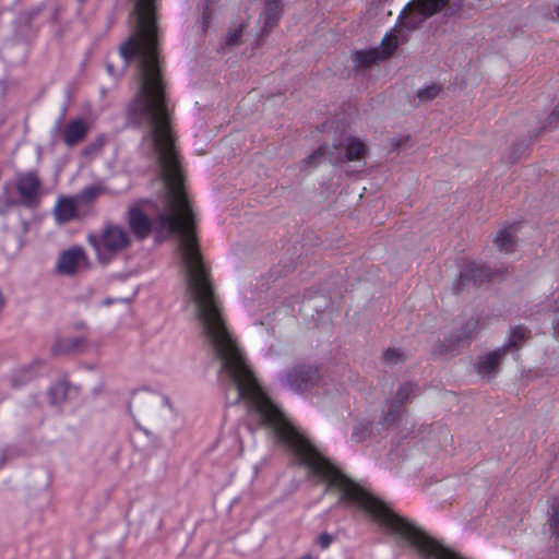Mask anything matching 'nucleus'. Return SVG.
<instances>
[{
	"mask_svg": "<svg viewBox=\"0 0 559 559\" xmlns=\"http://www.w3.org/2000/svg\"><path fill=\"white\" fill-rule=\"evenodd\" d=\"M242 35V25H238L228 31L225 44L226 46H236L239 44L240 37Z\"/></svg>",
	"mask_w": 559,
	"mask_h": 559,
	"instance_id": "bb28decb",
	"label": "nucleus"
},
{
	"mask_svg": "<svg viewBox=\"0 0 559 559\" xmlns=\"http://www.w3.org/2000/svg\"><path fill=\"white\" fill-rule=\"evenodd\" d=\"M41 12V8L40 7H37V8H34V9H31L26 12H24L21 16H20V21L22 22H25V23H29L32 20H34L35 17H37Z\"/></svg>",
	"mask_w": 559,
	"mask_h": 559,
	"instance_id": "c756f323",
	"label": "nucleus"
},
{
	"mask_svg": "<svg viewBox=\"0 0 559 559\" xmlns=\"http://www.w3.org/2000/svg\"><path fill=\"white\" fill-rule=\"evenodd\" d=\"M21 205L20 199L13 200V199H3L0 200V215H7L13 207Z\"/></svg>",
	"mask_w": 559,
	"mask_h": 559,
	"instance_id": "c85d7f7f",
	"label": "nucleus"
},
{
	"mask_svg": "<svg viewBox=\"0 0 559 559\" xmlns=\"http://www.w3.org/2000/svg\"><path fill=\"white\" fill-rule=\"evenodd\" d=\"M90 131V123L83 119L70 120L63 129V142L72 147L84 141Z\"/></svg>",
	"mask_w": 559,
	"mask_h": 559,
	"instance_id": "ddd939ff",
	"label": "nucleus"
},
{
	"mask_svg": "<svg viewBox=\"0 0 559 559\" xmlns=\"http://www.w3.org/2000/svg\"><path fill=\"white\" fill-rule=\"evenodd\" d=\"M104 304H105V305H110V304H111V300H110V299H106V300L104 301Z\"/></svg>",
	"mask_w": 559,
	"mask_h": 559,
	"instance_id": "f704fd0d",
	"label": "nucleus"
},
{
	"mask_svg": "<svg viewBox=\"0 0 559 559\" xmlns=\"http://www.w3.org/2000/svg\"><path fill=\"white\" fill-rule=\"evenodd\" d=\"M104 192V189L100 186H88L85 187L78 195L76 200L88 203L93 200H95L97 197H99Z\"/></svg>",
	"mask_w": 559,
	"mask_h": 559,
	"instance_id": "a878e982",
	"label": "nucleus"
},
{
	"mask_svg": "<svg viewBox=\"0 0 559 559\" xmlns=\"http://www.w3.org/2000/svg\"><path fill=\"white\" fill-rule=\"evenodd\" d=\"M88 265V258L84 249L80 246H73L62 251L56 263L57 273L66 276H72Z\"/></svg>",
	"mask_w": 559,
	"mask_h": 559,
	"instance_id": "9d476101",
	"label": "nucleus"
},
{
	"mask_svg": "<svg viewBox=\"0 0 559 559\" xmlns=\"http://www.w3.org/2000/svg\"><path fill=\"white\" fill-rule=\"evenodd\" d=\"M401 414H402V409H400L392 403L388 402L386 411L383 412V415L380 417L378 424L383 429H386V428L391 427L400 418Z\"/></svg>",
	"mask_w": 559,
	"mask_h": 559,
	"instance_id": "412c9836",
	"label": "nucleus"
},
{
	"mask_svg": "<svg viewBox=\"0 0 559 559\" xmlns=\"http://www.w3.org/2000/svg\"><path fill=\"white\" fill-rule=\"evenodd\" d=\"M14 185L22 206L27 209L39 206L43 195V182L36 170L17 173Z\"/></svg>",
	"mask_w": 559,
	"mask_h": 559,
	"instance_id": "0eeeda50",
	"label": "nucleus"
},
{
	"mask_svg": "<svg viewBox=\"0 0 559 559\" xmlns=\"http://www.w3.org/2000/svg\"><path fill=\"white\" fill-rule=\"evenodd\" d=\"M397 48V38L395 35L386 34L380 45L368 50H358L353 57V62L357 69H369L379 61L390 58Z\"/></svg>",
	"mask_w": 559,
	"mask_h": 559,
	"instance_id": "6e6552de",
	"label": "nucleus"
},
{
	"mask_svg": "<svg viewBox=\"0 0 559 559\" xmlns=\"http://www.w3.org/2000/svg\"><path fill=\"white\" fill-rule=\"evenodd\" d=\"M531 331L524 325H516L511 329L510 335L503 346L500 348H506V354L508 352L518 350L525 341L530 337Z\"/></svg>",
	"mask_w": 559,
	"mask_h": 559,
	"instance_id": "f3484780",
	"label": "nucleus"
},
{
	"mask_svg": "<svg viewBox=\"0 0 559 559\" xmlns=\"http://www.w3.org/2000/svg\"><path fill=\"white\" fill-rule=\"evenodd\" d=\"M318 379V369L312 366L298 365L287 370L281 381L284 386L301 393L313 388Z\"/></svg>",
	"mask_w": 559,
	"mask_h": 559,
	"instance_id": "1a4fd4ad",
	"label": "nucleus"
},
{
	"mask_svg": "<svg viewBox=\"0 0 559 559\" xmlns=\"http://www.w3.org/2000/svg\"><path fill=\"white\" fill-rule=\"evenodd\" d=\"M506 356V348H496L485 355L477 358L475 364V370L481 378L488 380L495 378L499 370L500 364Z\"/></svg>",
	"mask_w": 559,
	"mask_h": 559,
	"instance_id": "f8f14e48",
	"label": "nucleus"
},
{
	"mask_svg": "<svg viewBox=\"0 0 559 559\" xmlns=\"http://www.w3.org/2000/svg\"><path fill=\"white\" fill-rule=\"evenodd\" d=\"M449 0H413L400 14L401 25L417 28L428 17L447 7Z\"/></svg>",
	"mask_w": 559,
	"mask_h": 559,
	"instance_id": "423d86ee",
	"label": "nucleus"
},
{
	"mask_svg": "<svg viewBox=\"0 0 559 559\" xmlns=\"http://www.w3.org/2000/svg\"><path fill=\"white\" fill-rule=\"evenodd\" d=\"M478 321L475 318L467 319L456 334V341L462 342L469 338L477 330Z\"/></svg>",
	"mask_w": 559,
	"mask_h": 559,
	"instance_id": "393cba45",
	"label": "nucleus"
},
{
	"mask_svg": "<svg viewBox=\"0 0 559 559\" xmlns=\"http://www.w3.org/2000/svg\"><path fill=\"white\" fill-rule=\"evenodd\" d=\"M368 153V146L358 138L347 136L338 144L332 146H320L311 155L304 159L306 166H317L323 157L331 164H343L346 162H361Z\"/></svg>",
	"mask_w": 559,
	"mask_h": 559,
	"instance_id": "39448f33",
	"label": "nucleus"
},
{
	"mask_svg": "<svg viewBox=\"0 0 559 559\" xmlns=\"http://www.w3.org/2000/svg\"><path fill=\"white\" fill-rule=\"evenodd\" d=\"M24 450L19 444H5L0 448V467L5 463L24 455Z\"/></svg>",
	"mask_w": 559,
	"mask_h": 559,
	"instance_id": "4be33fe9",
	"label": "nucleus"
},
{
	"mask_svg": "<svg viewBox=\"0 0 559 559\" xmlns=\"http://www.w3.org/2000/svg\"><path fill=\"white\" fill-rule=\"evenodd\" d=\"M152 27H153V52H154V64L150 67L151 71H147V78H144L142 73V69L140 67V58L138 56H132L129 61L120 56L123 60V66L120 71H116L114 64L111 62L106 63L107 72L115 76L119 75L132 61H136V75L139 81V87L136 94L132 102L129 105L128 118L131 124L143 129V142L145 143V136L148 133V127L145 124L135 123L131 117V109L134 103L142 96L141 98L145 100L148 105L150 111L155 110V107H158V110H163L167 120V132L169 136H175L171 128V111L168 106V100L165 93V83L163 81L162 75V59L158 52V38H157V26L155 22V17H152ZM119 55H121L119 52Z\"/></svg>",
	"mask_w": 559,
	"mask_h": 559,
	"instance_id": "f03ea898",
	"label": "nucleus"
},
{
	"mask_svg": "<svg viewBox=\"0 0 559 559\" xmlns=\"http://www.w3.org/2000/svg\"><path fill=\"white\" fill-rule=\"evenodd\" d=\"M441 92V86L438 84H431L417 91V98L419 103H427L435 99Z\"/></svg>",
	"mask_w": 559,
	"mask_h": 559,
	"instance_id": "b1692460",
	"label": "nucleus"
},
{
	"mask_svg": "<svg viewBox=\"0 0 559 559\" xmlns=\"http://www.w3.org/2000/svg\"><path fill=\"white\" fill-rule=\"evenodd\" d=\"M86 1L78 0L80 7ZM155 0H134V7L130 13L133 32L120 45V53L127 62L132 56L140 58L144 76L147 75V71H151L152 63L154 64L152 17H155Z\"/></svg>",
	"mask_w": 559,
	"mask_h": 559,
	"instance_id": "7ed1b4c3",
	"label": "nucleus"
},
{
	"mask_svg": "<svg viewBox=\"0 0 559 559\" xmlns=\"http://www.w3.org/2000/svg\"><path fill=\"white\" fill-rule=\"evenodd\" d=\"M418 391L419 388L416 383L403 382L399 385L395 394L389 402L402 409L403 404L407 402L411 396L416 395Z\"/></svg>",
	"mask_w": 559,
	"mask_h": 559,
	"instance_id": "aec40b11",
	"label": "nucleus"
},
{
	"mask_svg": "<svg viewBox=\"0 0 559 559\" xmlns=\"http://www.w3.org/2000/svg\"><path fill=\"white\" fill-rule=\"evenodd\" d=\"M283 14V7L281 0H264V9L260 15L263 22L262 33L266 34L274 28Z\"/></svg>",
	"mask_w": 559,
	"mask_h": 559,
	"instance_id": "4468645a",
	"label": "nucleus"
},
{
	"mask_svg": "<svg viewBox=\"0 0 559 559\" xmlns=\"http://www.w3.org/2000/svg\"><path fill=\"white\" fill-rule=\"evenodd\" d=\"M559 119V106H557L548 116V123L551 124Z\"/></svg>",
	"mask_w": 559,
	"mask_h": 559,
	"instance_id": "2f4dec72",
	"label": "nucleus"
},
{
	"mask_svg": "<svg viewBox=\"0 0 559 559\" xmlns=\"http://www.w3.org/2000/svg\"><path fill=\"white\" fill-rule=\"evenodd\" d=\"M554 335L555 337H557L559 340V319L557 320V322L555 323V326H554Z\"/></svg>",
	"mask_w": 559,
	"mask_h": 559,
	"instance_id": "473e14b6",
	"label": "nucleus"
},
{
	"mask_svg": "<svg viewBox=\"0 0 559 559\" xmlns=\"http://www.w3.org/2000/svg\"><path fill=\"white\" fill-rule=\"evenodd\" d=\"M491 272L477 262L466 263L460 272L459 278L453 284V293L459 294L465 287H476L490 281Z\"/></svg>",
	"mask_w": 559,
	"mask_h": 559,
	"instance_id": "9b49d317",
	"label": "nucleus"
},
{
	"mask_svg": "<svg viewBox=\"0 0 559 559\" xmlns=\"http://www.w3.org/2000/svg\"><path fill=\"white\" fill-rule=\"evenodd\" d=\"M61 121H62V117H60V118L58 119V121H57V127H60Z\"/></svg>",
	"mask_w": 559,
	"mask_h": 559,
	"instance_id": "72a5a7b5",
	"label": "nucleus"
},
{
	"mask_svg": "<svg viewBox=\"0 0 559 559\" xmlns=\"http://www.w3.org/2000/svg\"><path fill=\"white\" fill-rule=\"evenodd\" d=\"M516 243L515 227L509 226L500 229L495 238V245L499 251L510 253L514 251Z\"/></svg>",
	"mask_w": 559,
	"mask_h": 559,
	"instance_id": "a211bd4d",
	"label": "nucleus"
},
{
	"mask_svg": "<svg viewBox=\"0 0 559 559\" xmlns=\"http://www.w3.org/2000/svg\"><path fill=\"white\" fill-rule=\"evenodd\" d=\"M41 366V361L35 359L27 365L17 368L12 376L14 386H22L36 378Z\"/></svg>",
	"mask_w": 559,
	"mask_h": 559,
	"instance_id": "2eb2a0df",
	"label": "nucleus"
},
{
	"mask_svg": "<svg viewBox=\"0 0 559 559\" xmlns=\"http://www.w3.org/2000/svg\"><path fill=\"white\" fill-rule=\"evenodd\" d=\"M87 242L100 264H108L131 246L129 233L121 226L106 224L99 234H88Z\"/></svg>",
	"mask_w": 559,
	"mask_h": 559,
	"instance_id": "20e7f679",
	"label": "nucleus"
},
{
	"mask_svg": "<svg viewBox=\"0 0 559 559\" xmlns=\"http://www.w3.org/2000/svg\"><path fill=\"white\" fill-rule=\"evenodd\" d=\"M141 97L131 109L135 123L148 127L145 144L156 157L163 187L162 204L148 200L135 204L129 211V225L139 239H145L154 230L158 238L175 236L176 255L185 271L187 290L193 302L201 335L221 361L223 381L235 389L234 403L245 401L248 425L258 426L281 411L259 385L235 338L233 337L222 304L215 294L210 269L203 260L195 233L192 207L183 188V176L176 150L175 136L167 132L166 116Z\"/></svg>",
	"mask_w": 559,
	"mask_h": 559,
	"instance_id": "f257e3e1",
	"label": "nucleus"
},
{
	"mask_svg": "<svg viewBox=\"0 0 559 559\" xmlns=\"http://www.w3.org/2000/svg\"><path fill=\"white\" fill-rule=\"evenodd\" d=\"M383 359L385 362L395 364L403 360V353L396 348H389L384 353Z\"/></svg>",
	"mask_w": 559,
	"mask_h": 559,
	"instance_id": "cd10ccee",
	"label": "nucleus"
},
{
	"mask_svg": "<svg viewBox=\"0 0 559 559\" xmlns=\"http://www.w3.org/2000/svg\"><path fill=\"white\" fill-rule=\"evenodd\" d=\"M333 542L332 535L329 533H321L318 537V544L322 549H326Z\"/></svg>",
	"mask_w": 559,
	"mask_h": 559,
	"instance_id": "7c9ffc66",
	"label": "nucleus"
},
{
	"mask_svg": "<svg viewBox=\"0 0 559 559\" xmlns=\"http://www.w3.org/2000/svg\"><path fill=\"white\" fill-rule=\"evenodd\" d=\"M53 214L59 223L72 221L76 215L75 201L72 198L61 197L53 209Z\"/></svg>",
	"mask_w": 559,
	"mask_h": 559,
	"instance_id": "dca6fc26",
	"label": "nucleus"
},
{
	"mask_svg": "<svg viewBox=\"0 0 559 559\" xmlns=\"http://www.w3.org/2000/svg\"><path fill=\"white\" fill-rule=\"evenodd\" d=\"M549 527L556 542L559 543V497L554 498L550 506Z\"/></svg>",
	"mask_w": 559,
	"mask_h": 559,
	"instance_id": "5701e85b",
	"label": "nucleus"
},
{
	"mask_svg": "<svg viewBox=\"0 0 559 559\" xmlns=\"http://www.w3.org/2000/svg\"><path fill=\"white\" fill-rule=\"evenodd\" d=\"M86 347V340L84 337L78 336V337H68L58 341L53 345V353L59 354H68V353H74V352H81Z\"/></svg>",
	"mask_w": 559,
	"mask_h": 559,
	"instance_id": "6ab92c4d",
	"label": "nucleus"
},
{
	"mask_svg": "<svg viewBox=\"0 0 559 559\" xmlns=\"http://www.w3.org/2000/svg\"><path fill=\"white\" fill-rule=\"evenodd\" d=\"M557 17L559 19V5L556 8Z\"/></svg>",
	"mask_w": 559,
	"mask_h": 559,
	"instance_id": "c9c22d12",
	"label": "nucleus"
}]
</instances>
